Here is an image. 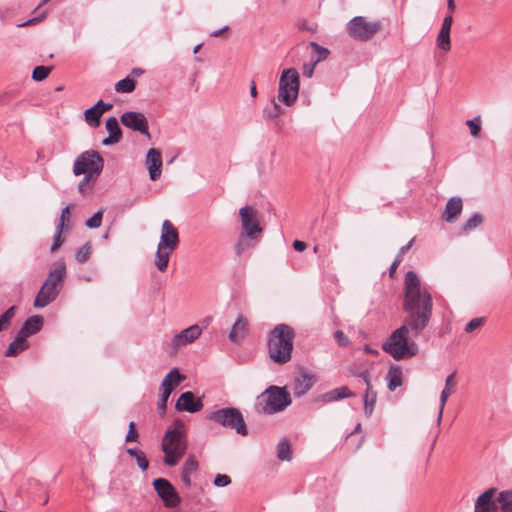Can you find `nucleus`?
I'll list each match as a JSON object with an SVG mask.
<instances>
[{
  "label": "nucleus",
  "mask_w": 512,
  "mask_h": 512,
  "mask_svg": "<svg viewBox=\"0 0 512 512\" xmlns=\"http://www.w3.org/2000/svg\"><path fill=\"white\" fill-rule=\"evenodd\" d=\"M403 309L407 314L403 324L382 344L383 351L397 361L411 358L418 353V345L409 337V332L418 337L428 326L433 313L431 293L411 270L404 279Z\"/></svg>",
  "instance_id": "f257e3e1"
},
{
  "label": "nucleus",
  "mask_w": 512,
  "mask_h": 512,
  "mask_svg": "<svg viewBox=\"0 0 512 512\" xmlns=\"http://www.w3.org/2000/svg\"><path fill=\"white\" fill-rule=\"evenodd\" d=\"M295 332L287 324H278L268 335V355L277 364H285L290 361Z\"/></svg>",
  "instance_id": "f03ea898"
},
{
  "label": "nucleus",
  "mask_w": 512,
  "mask_h": 512,
  "mask_svg": "<svg viewBox=\"0 0 512 512\" xmlns=\"http://www.w3.org/2000/svg\"><path fill=\"white\" fill-rule=\"evenodd\" d=\"M66 274V265L63 261L55 264L54 269L49 272L48 277L44 281L41 289L37 293L34 300V307L43 308L53 302L59 292Z\"/></svg>",
  "instance_id": "7ed1b4c3"
},
{
  "label": "nucleus",
  "mask_w": 512,
  "mask_h": 512,
  "mask_svg": "<svg viewBox=\"0 0 512 512\" xmlns=\"http://www.w3.org/2000/svg\"><path fill=\"white\" fill-rule=\"evenodd\" d=\"M164 452V463L167 466H176L187 450V441L180 429H168L161 444Z\"/></svg>",
  "instance_id": "20e7f679"
},
{
  "label": "nucleus",
  "mask_w": 512,
  "mask_h": 512,
  "mask_svg": "<svg viewBox=\"0 0 512 512\" xmlns=\"http://www.w3.org/2000/svg\"><path fill=\"white\" fill-rule=\"evenodd\" d=\"M291 404V397L285 387L270 386L258 398L257 405L264 414H275Z\"/></svg>",
  "instance_id": "39448f33"
},
{
  "label": "nucleus",
  "mask_w": 512,
  "mask_h": 512,
  "mask_svg": "<svg viewBox=\"0 0 512 512\" xmlns=\"http://www.w3.org/2000/svg\"><path fill=\"white\" fill-rule=\"evenodd\" d=\"M300 89V75L295 68L284 69L278 84V102L287 107L294 105L298 99Z\"/></svg>",
  "instance_id": "423d86ee"
},
{
  "label": "nucleus",
  "mask_w": 512,
  "mask_h": 512,
  "mask_svg": "<svg viewBox=\"0 0 512 512\" xmlns=\"http://www.w3.org/2000/svg\"><path fill=\"white\" fill-rule=\"evenodd\" d=\"M207 419L224 428L235 430V432L241 436H246L248 433L244 417L237 408L225 407L217 409L209 413Z\"/></svg>",
  "instance_id": "0eeeda50"
},
{
  "label": "nucleus",
  "mask_w": 512,
  "mask_h": 512,
  "mask_svg": "<svg viewBox=\"0 0 512 512\" xmlns=\"http://www.w3.org/2000/svg\"><path fill=\"white\" fill-rule=\"evenodd\" d=\"M104 167L103 158L94 150H88L81 153L75 160L73 173L78 176L88 174L91 176H99Z\"/></svg>",
  "instance_id": "6e6552de"
},
{
  "label": "nucleus",
  "mask_w": 512,
  "mask_h": 512,
  "mask_svg": "<svg viewBox=\"0 0 512 512\" xmlns=\"http://www.w3.org/2000/svg\"><path fill=\"white\" fill-rule=\"evenodd\" d=\"M381 28L379 21H368L363 16L353 17L346 25L349 36L358 41L370 40Z\"/></svg>",
  "instance_id": "1a4fd4ad"
},
{
  "label": "nucleus",
  "mask_w": 512,
  "mask_h": 512,
  "mask_svg": "<svg viewBox=\"0 0 512 512\" xmlns=\"http://www.w3.org/2000/svg\"><path fill=\"white\" fill-rule=\"evenodd\" d=\"M239 215L245 236L250 240H257L262 233L257 211L253 207L246 205L240 208Z\"/></svg>",
  "instance_id": "9d476101"
},
{
  "label": "nucleus",
  "mask_w": 512,
  "mask_h": 512,
  "mask_svg": "<svg viewBox=\"0 0 512 512\" xmlns=\"http://www.w3.org/2000/svg\"><path fill=\"white\" fill-rule=\"evenodd\" d=\"M153 487L167 508H176L181 503V497L175 487L165 478H157L153 481Z\"/></svg>",
  "instance_id": "9b49d317"
},
{
  "label": "nucleus",
  "mask_w": 512,
  "mask_h": 512,
  "mask_svg": "<svg viewBox=\"0 0 512 512\" xmlns=\"http://www.w3.org/2000/svg\"><path fill=\"white\" fill-rule=\"evenodd\" d=\"M500 508L497 488L491 487L481 493L474 503V512H497Z\"/></svg>",
  "instance_id": "f8f14e48"
},
{
  "label": "nucleus",
  "mask_w": 512,
  "mask_h": 512,
  "mask_svg": "<svg viewBox=\"0 0 512 512\" xmlns=\"http://www.w3.org/2000/svg\"><path fill=\"white\" fill-rule=\"evenodd\" d=\"M120 121L125 127L150 137L148 121L143 113L134 111L125 112L121 115Z\"/></svg>",
  "instance_id": "ddd939ff"
},
{
  "label": "nucleus",
  "mask_w": 512,
  "mask_h": 512,
  "mask_svg": "<svg viewBox=\"0 0 512 512\" xmlns=\"http://www.w3.org/2000/svg\"><path fill=\"white\" fill-rule=\"evenodd\" d=\"M179 245V233L170 220H164L161 225V235L158 246L174 251Z\"/></svg>",
  "instance_id": "4468645a"
},
{
  "label": "nucleus",
  "mask_w": 512,
  "mask_h": 512,
  "mask_svg": "<svg viewBox=\"0 0 512 512\" xmlns=\"http://www.w3.org/2000/svg\"><path fill=\"white\" fill-rule=\"evenodd\" d=\"M178 411H186L189 413L199 412L203 408V402L201 398H197L193 392H183L178 398L176 405Z\"/></svg>",
  "instance_id": "2eb2a0df"
},
{
  "label": "nucleus",
  "mask_w": 512,
  "mask_h": 512,
  "mask_svg": "<svg viewBox=\"0 0 512 512\" xmlns=\"http://www.w3.org/2000/svg\"><path fill=\"white\" fill-rule=\"evenodd\" d=\"M146 167L149 177L152 181H156L161 176L162 156L161 152L155 148H151L146 155Z\"/></svg>",
  "instance_id": "dca6fc26"
},
{
  "label": "nucleus",
  "mask_w": 512,
  "mask_h": 512,
  "mask_svg": "<svg viewBox=\"0 0 512 512\" xmlns=\"http://www.w3.org/2000/svg\"><path fill=\"white\" fill-rule=\"evenodd\" d=\"M202 333V329L198 325H192L180 333L176 334L172 339V346L174 348H179L181 346L192 343L196 339L200 337Z\"/></svg>",
  "instance_id": "f3484780"
},
{
  "label": "nucleus",
  "mask_w": 512,
  "mask_h": 512,
  "mask_svg": "<svg viewBox=\"0 0 512 512\" xmlns=\"http://www.w3.org/2000/svg\"><path fill=\"white\" fill-rule=\"evenodd\" d=\"M314 385V377L308 372H300L294 380L293 394L296 397L305 395Z\"/></svg>",
  "instance_id": "a211bd4d"
},
{
  "label": "nucleus",
  "mask_w": 512,
  "mask_h": 512,
  "mask_svg": "<svg viewBox=\"0 0 512 512\" xmlns=\"http://www.w3.org/2000/svg\"><path fill=\"white\" fill-rule=\"evenodd\" d=\"M456 372H452L450 375L446 377L445 380V387L441 391L440 394V405H439V412L437 417V423L440 424L442 420V415L444 412L445 405L447 403V400L449 396L454 392V389L456 387V380H455Z\"/></svg>",
  "instance_id": "6ab92c4d"
},
{
  "label": "nucleus",
  "mask_w": 512,
  "mask_h": 512,
  "mask_svg": "<svg viewBox=\"0 0 512 512\" xmlns=\"http://www.w3.org/2000/svg\"><path fill=\"white\" fill-rule=\"evenodd\" d=\"M247 327V319L243 315H239L230 330L229 340L233 343L241 341L247 333Z\"/></svg>",
  "instance_id": "aec40b11"
},
{
  "label": "nucleus",
  "mask_w": 512,
  "mask_h": 512,
  "mask_svg": "<svg viewBox=\"0 0 512 512\" xmlns=\"http://www.w3.org/2000/svg\"><path fill=\"white\" fill-rule=\"evenodd\" d=\"M462 199L459 197H453L446 203L443 219L447 222H454L457 220L462 211Z\"/></svg>",
  "instance_id": "412c9836"
},
{
  "label": "nucleus",
  "mask_w": 512,
  "mask_h": 512,
  "mask_svg": "<svg viewBox=\"0 0 512 512\" xmlns=\"http://www.w3.org/2000/svg\"><path fill=\"white\" fill-rule=\"evenodd\" d=\"M355 394L349 390L347 386H341L339 388L332 389L319 396L318 400L330 403L339 401L344 398L354 397Z\"/></svg>",
  "instance_id": "4be33fe9"
},
{
  "label": "nucleus",
  "mask_w": 512,
  "mask_h": 512,
  "mask_svg": "<svg viewBox=\"0 0 512 512\" xmlns=\"http://www.w3.org/2000/svg\"><path fill=\"white\" fill-rule=\"evenodd\" d=\"M103 104L102 100H99L93 107L87 109L84 112L85 121L88 125L93 128H96L100 125V118L102 116V111H100V105Z\"/></svg>",
  "instance_id": "5701e85b"
},
{
  "label": "nucleus",
  "mask_w": 512,
  "mask_h": 512,
  "mask_svg": "<svg viewBox=\"0 0 512 512\" xmlns=\"http://www.w3.org/2000/svg\"><path fill=\"white\" fill-rule=\"evenodd\" d=\"M173 252L174 251L165 249L163 247L161 249V247L157 245V251L154 257V264L159 271L164 272L167 270L169 259Z\"/></svg>",
  "instance_id": "b1692460"
},
{
  "label": "nucleus",
  "mask_w": 512,
  "mask_h": 512,
  "mask_svg": "<svg viewBox=\"0 0 512 512\" xmlns=\"http://www.w3.org/2000/svg\"><path fill=\"white\" fill-rule=\"evenodd\" d=\"M387 388L390 391L396 390L402 385V370L399 366H392L387 373Z\"/></svg>",
  "instance_id": "393cba45"
},
{
  "label": "nucleus",
  "mask_w": 512,
  "mask_h": 512,
  "mask_svg": "<svg viewBox=\"0 0 512 512\" xmlns=\"http://www.w3.org/2000/svg\"><path fill=\"white\" fill-rule=\"evenodd\" d=\"M277 97L271 100V104L263 109V116L266 119L274 120L284 114L285 110L280 106Z\"/></svg>",
  "instance_id": "a878e982"
},
{
  "label": "nucleus",
  "mask_w": 512,
  "mask_h": 512,
  "mask_svg": "<svg viewBox=\"0 0 512 512\" xmlns=\"http://www.w3.org/2000/svg\"><path fill=\"white\" fill-rule=\"evenodd\" d=\"M377 400V393L373 390V388H366V391L363 396L364 402V412L367 416H370L373 413L375 404Z\"/></svg>",
  "instance_id": "bb28decb"
},
{
  "label": "nucleus",
  "mask_w": 512,
  "mask_h": 512,
  "mask_svg": "<svg viewBox=\"0 0 512 512\" xmlns=\"http://www.w3.org/2000/svg\"><path fill=\"white\" fill-rule=\"evenodd\" d=\"M498 502L502 512H512V488L499 492Z\"/></svg>",
  "instance_id": "cd10ccee"
},
{
  "label": "nucleus",
  "mask_w": 512,
  "mask_h": 512,
  "mask_svg": "<svg viewBox=\"0 0 512 512\" xmlns=\"http://www.w3.org/2000/svg\"><path fill=\"white\" fill-rule=\"evenodd\" d=\"M184 376L181 375L177 368H173L162 380L161 385L171 387L172 389L178 386L182 380H184Z\"/></svg>",
  "instance_id": "c85d7f7f"
},
{
  "label": "nucleus",
  "mask_w": 512,
  "mask_h": 512,
  "mask_svg": "<svg viewBox=\"0 0 512 512\" xmlns=\"http://www.w3.org/2000/svg\"><path fill=\"white\" fill-rule=\"evenodd\" d=\"M106 130L108 132V136H112L117 140L121 141L122 139V131L119 126L118 120L115 117H110L106 120Z\"/></svg>",
  "instance_id": "c756f323"
},
{
  "label": "nucleus",
  "mask_w": 512,
  "mask_h": 512,
  "mask_svg": "<svg viewBox=\"0 0 512 512\" xmlns=\"http://www.w3.org/2000/svg\"><path fill=\"white\" fill-rule=\"evenodd\" d=\"M28 347H29V343H23V342L15 339L14 341H12L9 344L8 349L5 352V356L6 357H15L19 353L27 350Z\"/></svg>",
  "instance_id": "7c9ffc66"
},
{
  "label": "nucleus",
  "mask_w": 512,
  "mask_h": 512,
  "mask_svg": "<svg viewBox=\"0 0 512 512\" xmlns=\"http://www.w3.org/2000/svg\"><path fill=\"white\" fill-rule=\"evenodd\" d=\"M436 44L442 51H449L451 49L450 32L440 29L436 38Z\"/></svg>",
  "instance_id": "2f4dec72"
},
{
  "label": "nucleus",
  "mask_w": 512,
  "mask_h": 512,
  "mask_svg": "<svg viewBox=\"0 0 512 512\" xmlns=\"http://www.w3.org/2000/svg\"><path fill=\"white\" fill-rule=\"evenodd\" d=\"M277 457L281 461L291 460V448L287 439L281 440L277 445Z\"/></svg>",
  "instance_id": "473e14b6"
},
{
  "label": "nucleus",
  "mask_w": 512,
  "mask_h": 512,
  "mask_svg": "<svg viewBox=\"0 0 512 512\" xmlns=\"http://www.w3.org/2000/svg\"><path fill=\"white\" fill-rule=\"evenodd\" d=\"M135 85V80L128 76L115 84V90L118 93H131L135 89Z\"/></svg>",
  "instance_id": "72a5a7b5"
},
{
  "label": "nucleus",
  "mask_w": 512,
  "mask_h": 512,
  "mask_svg": "<svg viewBox=\"0 0 512 512\" xmlns=\"http://www.w3.org/2000/svg\"><path fill=\"white\" fill-rule=\"evenodd\" d=\"M483 222V218L479 213L473 214L470 218H468L465 223L462 225V231L468 232L477 227H479Z\"/></svg>",
  "instance_id": "f704fd0d"
},
{
  "label": "nucleus",
  "mask_w": 512,
  "mask_h": 512,
  "mask_svg": "<svg viewBox=\"0 0 512 512\" xmlns=\"http://www.w3.org/2000/svg\"><path fill=\"white\" fill-rule=\"evenodd\" d=\"M24 323H29L27 328L30 332V335H33L41 330L43 325V318L38 315L31 316Z\"/></svg>",
  "instance_id": "c9c22d12"
},
{
  "label": "nucleus",
  "mask_w": 512,
  "mask_h": 512,
  "mask_svg": "<svg viewBox=\"0 0 512 512\" xmlns=\"http://www.w3.org/2000/svg\"><path fill=\"white\" fill-rule=\"evenodd\" d=\"M161 390H162V393H161L157 408H158L159 412L161 414H163L166 411L167 401H168L169 396L172 393V388L161 385Z\"/></svg>",
  "instance_id": "e433bc0d"
},
{
  "label": "nucleus",
  "mask_w": 512,
  "mask_h": 512,
  "mask_svg": "<svg viewBox=\"0 0 512 512\" xmlns=\"http://www.w3.org/2000/svg\"><path fill=\"white\" fill-rule=\"evenodd\" d=\"M105 209L100 208L91 218L86 221V226L90 229H96L101 226L103 213Z\"/></svg>",
  "instance_id": "4c0bfd02"
},
{
  "label": "nucleus",
  "mask_w": 512,
  "mask_h": 512,
  "mask_svg": "<svg viewBox=\"0 0 512 512\" xmlns=\"http://www.w3.org/2000/svg\"><path fill=\"white\" fill-rule=\"evenodd\" d=\"M15 311H16V307L15 306H11L10 308H8L1 316H0V332L6 328L7 326H9L12 318L14 317L15 315Z\"/></svg>",
  "instance_id": "58836bf2"
},
{
  "label": "nucleus",
  "mask_w": 512,
  "mask_h": 512,
  "mask_svg": "<svg viewBox=\"0 0 512 512\" xmlns=\"http://www.w3.org/2000/svg\"><path fill=\"white\" fill-rule=\"evenodd\" d=\"M198 469V462L194 456H189L182 466L181 473L191 475Z\"/></svg>",
  "instance_id": "ea45409f"
},
{
  "label": "nucleus",
  "mask_w": 512,
  "mask_h": 512,
  "mask_svg": "<svg viewBox=\"0 0 512 512\" xmlns=\"http://www.w3.org/2000/svg\"><path fill=\"white\" fill-rule=\"evenodd\" d=\"M50 71H51L50 67L37 66L34 68V70L32 72V79L35 81H42L48 77Z\"/></svg>",
  "instance_id": "a19ab883"
},
{
  "label": "nucleus",
  "mask_w": 512,
  "mask_h": 512,
  "mask_svg": "<svg viewBox=\"0 0 512 512\" xmlns=\"http://www.w3.org/2000/svg\"><path fill=\"white\" fill-rule=\"evenodd\" d=\"M466 125L470 129V134L472 137L479 136L480 131H481V119L479 116L474 119L467 120Z\"/></svg>",
  "instance_id": "79ce46f5"
},
{
  "label": "nucleus",
  "mask_w": 512,
  "mask_h": 512,
  "mask_svg": "<svg viewBox=\"0 0 512 512\" xmlns=\"http://www.w3.org/2000/svg\"><path fill=\"white\" fill-rule=\"evenodd\" d=\"M90 257V246L85 244L81 246L75 253V258L79 263L86 262Z\"/></svg>",
  "instance_id": "37998d69"
},
{
  "label": "nucleus",
  "mask_w": 512,
  "mask_h": 512,
  "mask_svg": "<svg viewBox=\"0 0 512 512\" xmlns=\"http://www.w3.org/2000/svg\"><path fill=\"white\" fill-rule=\"evenodd\" d=\"M70 218V205L64 207L61 211V215L57 224V228L59 232H63L66 227V222L69 221Z\"/></svg>",
  "instance_id": "c03bdc74"
},
{
  "label": "nucleus",
  "mask_w": 512,
  "mask_h": 512,
  "mask_svg": "<svg viewBox=\"0 0 512 512\" xmlns=\"http://www.w3.org/2000/svg\"><path fill=\"white\" fill-rule=\"evenodd\" d=\"M245 237L246 236L241 235L238 239V242L235 245V253L238 256L242 255L250 247V244Z\"/></svg>",
  "instance_id": "a18cd8bd"
},
{
  "label": "nucleus",
  "mask_w": 512,
  "mask_h": 512,
  "mask_svg": "<svg viewBox=\"0 0 512 512\" xmlns=\"http://www.w3.org/2000/svg\"><path fill=\"white\" fill-rule=\"evenodd\" d=\"M310 46L318 54L316 62H319V61L325 59L329 54V51L326 48L319 46L316 42H311Z\"/></svg>",
  "instance_id": "49530a36"
},
{
  "label": "nucleus",
  "mask_w": 512,
  "mask_h": 512,
  "mask_svg": "<svg viewBox=\"0 0 512 512\" xmlns=\"http://www.w3.org/2000/svg\"><path fill=\"white\" fill-rule=\"evenodd\" d=\"M231 483V478L226 474H217L214 479L216 487H225Z\"/></svg>",
  "instance_id": "de8ad7c7"
},
{
  "label": "nucleus",
  "mask_w": 512,
  "mask_h": 512,
  "mask_svg": "<svg viewBox=\"0 0 512 512\" xmlns=\"http://www.w3.org/2000/svg\"><path fill=\"white\" fill-rule=\"evenodd\" d=\"M483 324V318H474L469 321L465 326V332L472 333Z\"/></svg>",
  "instance_id": "09e8293b"
},
{
  "label": "nucleus",
  "mask_w": 512,
  "mask_h": 512,
  "mask_svg": "<svg viewBox=\"0 0 512 512\" xmlns=\"http://www.w3.org/2000/svg\"><path fill=\"white\" fill-rule=\"evenodd\" d=\"M334 338L336 339L337 343L341 347H346L350 343L349 338L347 337V335L343 331H341V330H337L334 333Z\"/></svg>",
  "instance_id": "8fccbe9b"
},
{
  "label": "nucleus",
  "mask_w": 512,
  "mask_h": 512,
  "mask_svg": "<svg viewBox=\"0 0 512 512\" xmlns=\"http://www.w3.org/2000/svg\"><path fill=\"white\" fill-rule=\"evenodd\" d=\"M28 324H29V323H24V324L22 325V327H21V328H20V330L18 331V334H17V336H16V338H15L16 340L21 341V342H23V343H28V342H27V340H26V338H27V337H29V336H31V335H30V332L28 331V328H27Z\"/></svg>",
  "instance_id": "3c124183"
},
{
  "label": "nucleus",
  "mask_w": 512,
  "mask_h": 512,
  "mask_svg": "<svg viewBox=\"0 0 512 512\" xmlns=\"http://www.w3.org/2000/svg\"><path fill=\"white\" fill-rule=\"evenodd\" d=\"M135 460H136V463H137L138 467L142 471H146L148 469L149 462H148V459H147V457H146L144 452H141L139 455H137Z\"/></svg>",
  "instance_id": "603ef678"
},
{
  "label": "nucleus",
  "mask_w": 512,
  "mask_h": 512,
  "mask_svg": "<svg viewBox=\"0 0 512 512\" xmlns=\"http://www.w3.org/2000/svg\"><path fill=\"white\" fill-rule=\"evenodd\" d=\"M62 233L59 232L58 228H56V233L53 237V243L51 245V252L56 251L64 242V239L62 238Z\"/></svg>",
  "instance_id": "864d4df0"
},
{
  "label": "nucleus",
  "mask_w": 512,
  "mask_h": 512,
  "mask_svg": "<svg viewBox=\"0 0 512 512\" xmlns=\"http://www.w3.org/2000/svg\"><path fill=\"white\" fill-rule=\"evenodd\" d=\"M137 440H138V433L135 430V423L132 421L129 424V430H128V433L126 435V441L127 442H134V441H137Z\"/></svg>",
  "instance_id": "5fc2aeb1"
},
{
  "label": "nucleus",
  "mask_w": 512,
  "mask_h": 512,
  "mask_svg": "<svg viewBox=\"0 0 512 512\" xmlns=\"http://www.w3.org/2000/svg\"><path fill=\"white\" fill-rule=\"evenodd\" d=\"M453 13H449L444 17L441 28L442 30L449 31L451 30L452 23H453Z\"/></svg>",
  "instance_id": "6e6d98bb"
},
{
  "label": "nucleus",
  "mask_w": 512,
  "mask_h": 512,
  "mask_svg": "<svg viewBox=\"0 0 512 512\" xmlns=\"http://www.w3.org/2000/svg\"><path fill=\"white\" fill-rule=\"evenodd\" d=\"M355 375L363 379L366 388H373L370 381L369 372L367 370L356 373Z\"/></svg>",
  "instance_id": "4d7b16f0"
},
{
  "label": "nucleus",
  "mask_w": 512,
  "mask_h": 512,
  "mask_svg": "<svg viewBox=\"0 0 512 512\" xmlns=\"http://www.w3.org/2000/svg\"><path fill=\"white\" fill-rule=\"evenodd\" d=\"M355 375L363 379L366 388H373L370 381L369 372L367 370L356 373Z\"/></svg>",
  "instance_id": "13d9d810"
},
{
  "label": "nucleus",
  "mask_w": 512,
  "mask_h": 512,
  "mask_svg": "<svg viewBox=\"0 0 512 512\" xmlns=\"http://www.w3.org/2000/svg\"><path fill=\"white\" fill-rule=\"evenodd\" d=\"M293 248L298 252H303L307 248V244L300 240H295L293 242Z\"/></svg>",
  "instance_id": "bf43d9fd"
},
{
  "label": "nucleus",
  "mask_w": 512,
  "mask_h": 512,
  "mask_svg": "<svg viewBox=\"0 0 512 512\" xmlns=\"http://www.w3.org/2000/svg\"><path fill=\"white\" fill-rule=\"evenodd\" d=\"M93 177L94 176H91V175H88V174H84L83 179L79 182V185H78V189H79L80 192L83 191L84 186L86 184H88Z\"/></svg>",
  "instance_id": "052dcab7"
},
{
  "label": "nucleus",
  "mask_w": 512,
  "mask_h": 512,
  "mask_svg": "<svg viewBox=\"0 0 512 512\" xmlns=\"http://www.w3.org/2000/svg\"><path fill=\"white\" fill-rule=\"evenodd\" d=\"M120 142L119 140H117L116 138L112 137V136H108L107 138H104L102 140V144L104 146H109V145H112V144H116Z\"/></svg>",
  "instance_id": "680f3d73"
},
{
  "label": "nucleus",
  "mask_w": 512,
  "mask_h": 512,
  "mask_svg": "<svg viewBox=\"0 0 512 512\" xmlns=\"http://www.w3.org/2000/svg\"><path fill=\"white\" fill-rule=\"evenodd\" d=\"M181 480L183 481L184 485L187 487V488H190L191 487V475H186L184 473H181Z\"/></svg>",
  "instance_id": "e2e57ef3"
},
{
  "label": "nucleus",
  "mask_w": 512,
  "mask_h": 512,
  "mask_svg": "<svg viewBox=\"0 0 512 512\" xmlns=\"http://www.w3.org/2000/svg\"><path fill=\"white\" fill-rule=\"evenodd\" d=\"M414 239L410 240L406 245L402 246L399 250L400 254L405 255L407 251L412 247Z\"/></svg>",
  "instance_id": "0e129e2a"
},
{
  "label": "nucleus",
  "mask_w": 512,
  "mask_h": 512,
  "mask_svg": "<svg viewBox=\"0 0 512 512\" xmlns=\"http://www.w3.org/2000/svg\"><path fill=\"white\" fill-rule=\"evenodd\" d=\"M141 452H143L142 450H139L137 448H128L127 449V453L131 456V457H134L136 458L137 455H139Z\"/></svg>",
  "instance_id": "69168bd1"
},
{
  "label": "nucleus",
  "mask_w": 512,
  "mask_h": 512,
  "mask_svg": "<svg viewBox=\"0 0 512 512\" xmlns=\"http://www.w3.org/2000/svg\"><path fill=\"white\" fill-rule=\"evenodd\" d=\"M399 265H400V264H399V260H398V261H393V262H392V264H391V266H390V268H389V274H390V276H393V275H394V273H395V271H396V269L398 268V266H399Z\"/></svg>",
  "instance_id": "338daca9"
},
{
  "label": "nucleus",
  "mask_w": 512,
  "mask_h": 512,
  "mask_svg": "<svg viewBox=\"0 0 512 512\" xmlns=\"http://www.w3.org/2000/svg\"><path fill=\"white\" fill-rule=\"evenodd\" d=\"M447 9L449 13H453L456 9L454 0H447Z\"/></svg>",
  "instance_id": "774afa93"
}]
</instances>
